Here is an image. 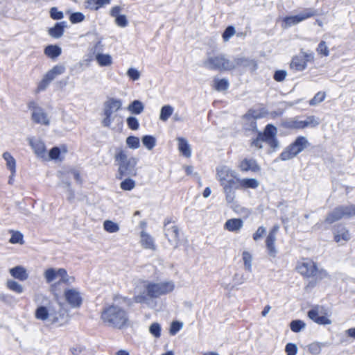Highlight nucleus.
Instances as JSON below:
<instances>
[{
  "label": "nucleus",
  "instance_id": "423d86ee",
  "mask_svg": "<svg viewBox=\"0 0 355 355\" xmlns=\"http://www.w3.org/2000/svg\"><path fill=\"white\" fill-rule=\"evenodd\" d=\"M277 134V128L269 124L266 127L263 132H259L257 137L251 141V146L260 150L263 148V143L265 142L272 151H275L279 146Z\"/></svg>",
  "mask_w": 355,
  "mask_h": 355
},
{
  "label": "nucleus",
  "instance_id": "680f3d73",
  "mask_svg": "<svg viewBox=\"0 0 355 355\" xmlns=\"http://www.w3.org/2000/svg\"><path fill=\"white\" fill-rule=\"evenodd\" d=\"M50 16L53 19H61L64 17L63 12L59 11L57 8L53 7L50 10Z\"/></svg>",
  "mask_w": 355,
  "mask_h": 355
},
{
  "label": "nucleus",
  "instance_id": "864d4df0",
  "mask_svg": "<svg viewBox=\"0 0 355 355\" xmlns=\"http://www.w3.org/2000/svg\"><path fill=\"white\" fill-rule=\"evenodd\" d=\"M136 186L135 181L130 178H126L120 184V187L124 191H131Z\"/></svg>",
  "mask_w": 355,
  "mask_h": 355
},
{
  "label": "nucleus",
  "instance_id": "4c0bfd02",
  "mask_svg": "<svg viewBox=\"0 0 355 355\" xmlns=\"http://www.w3.org/2000/svg\"><path fill=\"white\" fill-rule=\"evenodd\" d=\"M44 54L51 59L58 58L62 53V49L57 45H49L44 49Z\"/></svg>",
  "mask_w": 355,
  "mask_h": 355
},
{
  "label": "nucleus",
  "instance_id": "8fccbe9b",
  "mask_svg": "<svg viewBox=\"0 0 355 355\" xmlns=\"http://www.w3.org/2000/svg\"><path fill=\"white\" fill-rule=\"evenodd\" d=\"M325 98L326 93L324 92H319L309 101V105L311 106H315L324 101Z\"/></svg>",
  "mask_w": 355,
  "mask_h": 355
},
{
  "label": "nucleus",
  "instance_id": "f257e3e1",
  "mask_svg": "<svg viewBox=\"0 0 355 355\" xmlns=\"http://www.w3.org/2000/svg\"><path fill=\"white\" fill-rule=\"evenodd\" d=\"M142 288L144 291L134 296V302L153 309L156 306L155 300L172 293L175 290L176 286L173 280L165 279L144 281L142 282Z\"/></svg>",
  "mask_w": 355,
  "mask_h": 355
},
{
  "label": "nucleus",
  "instance_id": "e433bc0d",
  "mask_svg": "<svg viewBox=\"0 0 355 355\" xmlns=\"http://www.w3.org/2000/svg\"><path fill=\"white\" fill-rule=\"evenodd\" d=\"M275 241L276 236L268 234V235L266 237V245L268 251V254L272 257H275L277 252V250L275 245Z\"/></svg>",
  "mask_w": 355,
  "mask_h": 355
},
{
  "label": "nucleus",
  "instance_id": "4468645a",
  "mask_svg": "<svg viewBox=\"0 0 355 355\" xmlns=\"http://www.w3.org/2000/svg\"><path fill=\"white\" fill-rule=\"evenodd\" d=\"M28 107L31 111V119L34 123L44 126L50 125V118L44 108L39 106L35 102L30 103Z\"/></svg>",
  "mask_w": 355,
  "mask_h": 355
},
{
  "label": "nucleus",
  "instance_id": "6ab92c4d",
  "mask_svg": "<svg viewBox=\"0 0 355 355\" xmlns=\"http://www.w3.org/2000/svg\"><path fill=\"white\" fill-rule=\"evenodd\" d=\"M315 15V11L312 9L308 8L303 10L302 12L292 16L286 17L283 19L284 27L287 28L292 26L297 25L301 21Z\"/></svg>",
  "mask_w": 355,
  "mask_h": 355
},
{
  "label": "nucleus",
  "instance_id": "a19ab883",
  "mask_svg": "<svg viewBox=\"0 0 355 355\" xmlns=\"http://www.w3.org/2000/svg\"><path fill=\"white\" fill-rule=\"evenodd\" d=\"M174 108L170 105H166L162 107L159 113V119L162 121H166L173 114Z\"/></svg>",
  "mask_w": 355,
  "mask_h": 355
},
{
  "label": "nucleus",
  "instance_id": "7ed1b4c3",
  "mask_svg": "<svg viewBox=\"0 0 355 355\" xmlns=\"http://www.w3.org/2000/svg\"><path fill=\"white\" fill-rule=\"evenodd\" d=\"M123 101L121 99L110 97L103 103V119L101 124L103 127L114 128L121 125L123 117L118 113L122 109Z\"/></svg>",
  "mask_w": 355,
  "mask_h": 355
},
{
  "label": "nucleus",
  "instance_id": "a18cd8bd",
  "mask_svg": "<svg viewBox=\"0 0 355 355\" xmlns=\"http://www.w3.org/2000/svg\"><path fill=\"white\" fill-rule=\"evenodd\" d=\"M316 51L319 55L322 57H328L330 53L327 42L323 40L318 44Z\"/></svg>",
  "mask_w": 355,
  "mask_h": 355
},
{
  "label": "nucleus",
  "instance_id": "6e6552de",
  "mask_svg": "<svg viewBox=\"0 0 355 355\" xmlns=\"http://www.w3.org/2000/svg\"><path fill=\"white\" fill-rule=\"evenodd\" d=\"M320 123V119L314 115H307L304 117L295 116L285 120L283 126L285 128L293 130H303L305 128H315Z\"/></svg>",
  "mask_w": 355,
  "mask_h": 355
},
{
  "label": "nucleus",
  "instance_id": "cd10ccee",
  "mask_svg": "<svg viewBox=\"0 0 355 355\" xmlns=\"http://www.w3.org/2000/svg\"><path fill=\"white\" fill-rule=\"evenodd\" d=\"M140 244L144 249L153 251L156 250V245L153 237L144 230L140 232Z\"/></svg>",
  "mask_w": 355,
  "mask_h": 355
},
{
  "label": "nucleus",
  "instance_id": "ddd939ff",
  "mask_svg": "<svg viewBox=\"0 0 355 355\" xmlns=\"http://www.w3.org/2000/svg\"><path fill=\"white\" fill-rule=\"evenodd\" d=\"M314 60V54L301 49L299 54L294 55L290 63V67L296 71H302L307 67L308 62Z\"/></svg>",
  "mask_w": 355,
  "mask_h": 355
},
{
  "label": "nucleus",
  "instance_id": "473e14b6",
  "mask_svg": "<svg viewBox=\"0 0 355 355\" xmlns=\"http://www.w3.org/2000/svg\"><path fill=\"white\" fill-rule=\"evenodd\" d=\"M95 60L102 67H110L113 64V58L109 53H98L95 55Z\"/></svg>",
  "mask_w": 355,
  "mask_h": 355
},
{
  "label": "nucleus",
  "instance_id": "5fc2aeb1",
  "mask_svg": "<svg viewBox=\"0 0 355 355\" xmlns=\"http://www.w3.org/2000/svg\"><path fill=\"white\" fill-rule=\"evenodd\" d=\"M126 75L130 80L136 81L140 78L141 72L135 67H130L126 71Z\"/></svg>",
  "mask_w": 355,
  "mask_h": 355
},
{
  "label": "nucleus",
  "instance_id": "4be33fe9",
  "mask_svg": "<svg viewBox=\"0 0 355 355\" xmlns=\"http://www.w3.org/2000/svg\"><path fill=\"white\" fill-rule=\"evenodd\" d=\"M68 151L67 147L64 145L52 148L47 153V157L45 162L55 161L61 162L64 159Z\"/></svg>",
  "mask_w": 355,
  "mask_h": 355
},
{
  "label": "nucleus",
  "instance_id": "6e6d98bb",
  "mask_svg": "<svg viewBox=\"0 0 355 355\" xmlns=\"http://www.w3.org/2000/svg\"><path fill=\"white\" fill-rule=\"evenodd\" d=\"M306 324L302 320H293L291 322L290 327L293 331L299 332L304 329Z\"/></svg>",
  "mask_w": 355,
  "mask_h": 355
},
{
  "label": "nucleus",
  "instance_id": "37998d69",
  "mask_svg": "<svg viewBox=\"0 0 355 355\" xmlns=\"http://www.w3.org/2000/svg\"><path fill=\"white\" fill-rule=\"evenodd\" d=\"M214 87L218 92H225L229 87V82L227 79H215L214 81Z\"/></svg>",
  "mask_w": 355,
  "mask_h": 355
},
{
  "label": "nucleus",
  "instance_id": "0e129e2a",
  "mask_svg": "<svg viewBox=\"0 0 355 355\" xmlns=\"http://www.w3.org/2000/svg\"><path fill=\"white\" fill-rule=\"evenodd\" d=\"M266 233V228L264 227H259L253 234V239L257 241L261 239Z\"/></svg>",
  "mask_w": 355,
  "mask_h": 355
},
{
  "label": "nucleus",
  "instance_id": "2f4dec72",
  "mask_svg": "<svg viewBox=\"0 0 355 355\" xmlns=\"http://www.w3.org/2000/svg\"><path fill=\"white\" fill-rule=\"evenodd\" d=\"M243 227V221L241 218H231L227 220L225 225L224 228L230 232H238Z\"/></svg>",
  "mask_w": 355,
  "mask_h": 355
},
{
  "label": "nucleus",
  "instance_id": "c85d7f7f",
  "mask_svg": "<svg viewBox=\"0 0 355 355\" xmlns=\"http://www.w3.org/2000/svg\"><path fill=\"white\" fill-rule=\"evenodd\" d=\"M3 159L6 162V166L8 170L10 172L9 184H11V182L15 175L16 173V159L14 157L8 152H5L3 155Z\"/></svg>",
  "mask_w": 355,
  "mask_h": 355
},
{
  "label": "nucleus",
  "instance_id": "7c9ffc66",
  "mask_svg": "<svg viewBox=\"0 0 355 355\" xmlns=\"http://www.w3.org/2000/svg\"><path fill=\"white\" fill-rule=\"evenodd\" d=\"M176 140L180 153L184 157L189 158L191 156V148L187 139L184 137H178Z\"/></svg>",
  "mask_w": 355,
  "mask_h": 355
},
{
  "label": "nucleus",
  "instance_id": "2eb2a0df",
  "mask_svg": "<svg viewBox=\"0 0 355 355\" xmlns=\"http://www.w3.org/2000/svg\"><path fill=\"white\" fill-rule=\"evenodd\" d=\"M64 71L65 67L62 64H57L54 66L45 73L41 81L38 83L37 91L40 92L44 90L51 81H53L57 76L62 74Z\"/></svg>",
  "mask_w": 355,
  "mask_h": 355
},
{
  "label": "nucleus",
  "instance_id": "338daca9",
  "mask_svg": "<svg viewBox=\"0 0 355 355\" xmlns=\"http://www.w3.org/2000/svg\"><path fill=\"white\" fill-rule=\"evenodd\" d=\"M286 75H287V72L285 70L277 71L275 73L274 78L275 80L280 82L285 79V78L286 77Z\"/></svg>",
  "mask_w": 355,
  "mask_h": 355
},
{
  "label": "nucleus",
  "instance_id": "603ef678",
  "mask_svg": "<svg viewBox=\"0 0 355 355\" xmlns=\"http://www.w3.org/2000/svg\"><path fill=\"white\" fill-rule=\"evenodd\" d=\"M63 189L65 190L67 193V199L68 201L72 202L75 198V193L71 184L68 182H63L62 184Z\"/></svg>",
  "mask_w": 355,
  "mask_h": 355
},
{
  "label": "nucleus",
  "instance_id": "e2e57ef3",
  "mask_svg": "<svg viewBox=\"0 0 355 355\" xmlns=\"http://www.w3.org/2000/svg\"><path fill=\"white\" fill-rule=\"evenodd\" d=\"M115 24L120 27H125L128 25V19L125 15H121L114 19Z\"/></svg>",
  "mask_w": 355,
  "mask_h": 355
},
{
  "label": "nucleus",
  "instance_id": "b1692460",
  "mask_svg": "<svg viewBox=\"0 0 355 355\" xmlns=\"http://www.w3.org/2000/svg\"><path fill=\"white\" fill-rule=\"evenodd\" d=\"M261 117V113L254 110H250L242 118V123L246 129H254L256 119Z\"/></svg>",
  "mask_w": 355,
  "mask_h": 355
},
{
  "label": "nucleus",
  "instance_id": "c9c22d12",
  "mask_svg": "<svg viewBox=\"0 0 355 355\" xmlns=\"http://www.w3.org/2000/svg\"><path fill=\"white\" fill-rule=\"evenodd\" d=\"M103 230L109 234H116L120 230V225L118 223L112 220H105L103 223Z\"/></svg>",
  "mask_w": 355,
  "mask_h": 355
},
{
  "label": "nucleus",
  "instance_id": "c756f323",
  "mask_svg": "<svg viewBox=\"0 0 355 355\" xmlns=\"http://www.w3.org/2000/svg\"><path fill=\"white\" fill-rule=\"evenodd\" d=\"M239 181V189L241 190H247V189H256L259 185V181L253 178H241Z\"/></svg>",
  "mask_w": 355,
  "mask_h": 355
},
{
  "label": "nucleus",
  "instance_id": "a878e982",
  "mask_svg": "<svg viewBox=\"0 0 355 355\" xmlns=\"http://www.w3.org/2000/svg\"><path fill=\"white\" fill-rule=\"evenodd\" d=\"M239 168L242 172L251 171L254 173H257L261 171V167L257 164V161L253 159H243L238 166Z\"/></svg>",
  "mask_w": 355,
  "mask_h": 355
},
{
  "label": "nucleus",
  "instance_id": "412c9836",
  "mask_svg": "<svg viewBox=\"0 0 355 355\" xmlns=\"http://www.w3.org/2000/svg\"><path fill=\"white\" fill-rule=\"evenodd\" d=\"M352 235L345 226L338 225L333 230L334 241L339 245H344L350 241Z\"/></svg>",
  "mask_w": 355,
  "mask_h": 355
},
{
  "label": "nucleus",
  "instance_id": "20e7f679",
  "mask_svg": "<svg viewBox=\"0 0 355 355\" xmlns=\"http://www.w3.org/2000/svg\"><path fill=\"white\" fill-rule=\"evenodd\" d=\"M101 319L107 326L116 329H122L129 322L127 311L116 302L103 309Z\"/></svg>",
  "mask_w": 355,
  "mask_h": 355
},
{
  "label": "nucleus",
  "instance_id": "4d7b16f0",
  "mask_svg": "<svg viewBox=\"0 0 355 355\" xmlns=\"http://www.w3.org/2000/svg\"><path fill=\"white\" fill-rule=\"evenodd\" d=\"M85 19V15L80 12L71 13L69 16V20L72 24L82 22Z\"/></svg>",
  "mask_w": 355,
  "mask_h": 355
},
{
  "label": "nucleus",
  "instance_id": "f03ea898",
  "mask_svg": "<svg viewBox=\"0 0 355 355\" xmlns=\"http://www.w3.org/2000/svg\"><path fill=\"white\" fill-rule=\"evenodd\" d=\"M202 66L209 70L224 71H232L239 67H250L252 71L257 69V64L253 60H248L243 56L230 58L224 53H207L206 58L202 61Z\"/></svg>",
  "mask_w": 355,
  "mask_h": 355
},
{
  "label": "nucleus",
  "instance_id": "39448f33",
  "mask_svg": "<svg viewBox=\"0 0 355 355\" xmlns=\"http://www.w3.org/2000/svg\"><path fill=\"white\" fill-rule=\"evenodd\" d=\"M114 157L118 166L117 178L119 179H122L127 175H137L138 158L129 156L127 151L121 148L116 150Z\"/></svg>",
  "mask_w": 355,
  "mask_h": 355
},
{
  "label": "nucleus",
  "instance_id": "49530a36",
  "mask_svg": "<svg viewBox=\"0 0 355 355\" xmlns=\"http://www.w3.org/2000/svg\"><path fill=\"white\" fill-rule=\"evenodd\" d=\"M125 144L130 149L136 150L140 147L139 139L135 136H129L125 139Z\"/></svg>",
  "mask_w": 355,
  "mask_h": 355
},
{
  "label": "nucleus",
  "instance_id": "13d9d810",
  "mask_svg": "<svg viewBox=\"0 0 355 355\" xmlns=\"http://www.w3.org/2000/svg\"><path fill=\"white\" fill-rule=\"evenodd\" d=\"M127 125L129 128L137 130L139 127L138 119L135 116H129L127 118Z\"/></svg>",
  "mask_w": 355,
  "mask_h": 355
},
{
  "label": "nucleus",
  "instance_id": "69168bd1",
  "mask_svg": "<svg viewBox=\"0 0 355 355\" xmlns=\"http://www.w3.org/2000/svg\"><path fill=\"white\" fill-rule=\"evenodd\" d=\"M85 8L95 10L99 8L97 0H86L85 2Z\"/></svg>",
  "mask_w": 355,
  "mask_h": 355
},
{
  "label": "nucleus",
  "instance_id": "f704fd0d",
  "mask_svg": "<svg viewBox=\"0 0 355 355\" xmlns=\"http://www.w3.org/2000/svg\"><path fill=\"white\" fill-rule=\"evenodd\" d=\"M66 27L64 21L57 23L53 27L50 28L48 33L53 38H60L64 33V29Z\"/></svg>",
  "mask_w": 355,
  "mask_h": 355
},
{
  "label": "nucleus",
  "instance_id": "bf43d9fd",
  "mask_svg": "<svg viewBox=\"0 0 355 355\" xmlns=\"http://www.w3.org/2000/svg\"><path fill=\"white\" fill-rule=\"evenodd\" d=\"M297 347L295 344L289 343L286 345L285 352L287 355H296L297 354Z\"/></svg>",
  "mask_w": 355,
  "mask_h": 355
},
{
  "label": "nucleus",
  "instance_id": "f3484780",
  "mask_svg": "<svg viewBox=\"0 0 355 355\" xmlns=\"http://www.w3.org/2000/svg\"><path fill=\"white\" fill-rule=\"evenodd\" d=\"M239 178L237 173L235 174L234 178L229 179L225 182V184H221L223 189V192L225 195V199L227 203L231 204L234 202L236 198V193L234 189H239Z\"/></svg>",
  "mask_w": 355,
  "mask_h": 355
},
{
  "label": "nucleus",
  "instance_id": "09e8293b",
  "mask_svg": "<svg viewBox=\"0 0 355 355\" xmlns=\"http://www.w3.org/2000/svg\"><path fill=\"white\" fill-rule=\"evenodd\" d=\"M149 332L155 338H159L162 332L161 325L158 322H153L149 326Z\"/></svg>",
  "mask_w": 355,
  "mask_h": 355
},
{
  "label": "nucleus",
  "instance_id": "dca6fc26",
  "mask_svg": "<svg viewBox=\"0 0 355 355\" xmlns=\"http://www.w3.org/2000/svg\"><path fill=\"white\" fill-rule=\"evenodd\" d=\"M27 141L35 157L38 159L45 162L48 151L44 142L40 138L35 137H28Z\"/></svg>",
  "mask_w": 355,
  "mask_h": 355
},
{
  "label": "nucleus",
  "instance_id": "3c124183",
  "mask_svg": "<svg viewBox=\"0 0 355 355\" xmlns=\"http://www.w3.org/2000/svg\"><path fill=\"white\" fill-rule=\"evenodd\" d=\"M236 34V29L233 26H227L222 34L224 42H227Z\"/></svg>",
  "mask_w": 355,
  "mask_h": 355
},
{
  "label": "nucleus",
  "instance_id": "1a4fd4ad",
  "mask_svg": "<svg viewBox=\"0 0 355 355\" xmlns=\"http://www.w3.org/2000/svg\"><path fill=\"white\" fill-rule=\"evenodd\" d=\"M62 316L61 311L52 309L50 306L39 305L34 311L35 318L46 325H53L59 322Z\"/></svg>",
  "mask_w": 355,
  "mask_h": 355
},
{
  "label": "nucleus",
  "instance_id": "774afa93",
  "mask_svg": "<svg viewBox=\"0 0 355 355\" xmlns=\"http://www.w3.org/2000/svg\"><path fill=\"white\" fill-rule=\"evenodd\" d=\"M121 8L120 6H114L112 8V9L110 11V15L115 19H116L118 17L121 16L122 14L121 12Z\"/></svg>",
  "mask_w": 355,
  "mask_h": 355
},
{
  "label": "nucleus",
  "instance_id": "ea45409f",
  "mask_svg": "<svg viewBox=\"0 0 355 355\" xmlns=\"http://www.w3.org/2000/svg\"><path fill=\"white\" fill-rule=\"evenodd\" d=\"M144 146L148 150H152L157 144V139L154 136L145 135L141 138Z\"/></svg>",
  "mask_w": 355,
  "mask_h": 355
},
{
  "label": "nucleus",
  "instance_id": "9b49d317",
  "mask_svg": "<svg viewBox=\"0 0 355 355\" xmlns=\"http://www.w3.org/2000/svg\"><path fill=\"white\" fill-rule=\"evenodd\" d=\"M43 277L46 284L58 283L70 284L74 282V277H70L64 268H47L43 271Z\"/></svg>",
  "mask_w": 355,
  "mask_h": 355
},
{
  "label": "nucleus",
  "instance_id": "0eeeda50",
  "mask_svg": "<svg viewBox=\"0 0 355 355\" xmlns=\"http://www.w3.org/2000/svg\"><path fill=\"white\" fill-rule=\"evenodd\" d=\"M296 270L305 278L317 277L322 279L327 276L325 270L319 268L314 261L307 258H303L297 262Z\"/></svg>",
  "mask_w": 355,
  "mask_h": 355
},
{
  "label": "nucleus",
  "instance_id": "f8f14e48",
  "mask_svg": "<svg viewBox=\"0 0 355 355\" xmlns=\"http://www.w3.org/2000/svg\"><path fill=\"white\" fill-rule=\"evenodd\" d=\"M354 216L355 205L340 206L327 214L324 220V223L327 224H332L343 217H353Z\"/></svg>",
  "mask_w": 355,
  "mask_h": 355
},
{
  "label": "nucleus",
  "instance_id": "aec40b11",
  "mask_svg": "<svg viewBox=\"0 0 355 355\" xmlns=\"http://www.w3.org/2000/svg\"><path fill=\"white\" fill-rule=\"evenodd\" d=\"M64 299L71 308H79L83 303V296L80 292L74 288H67L63 293Z\"/></svg>",
  "mask_w": 355,
  "mask_h": 355
},
{
  "label": "nucleus",
  "instance_id": "79ce46f5",
  "mask_svg": "<svg viewBox=\"0 0 355 355\" xmlns=\"http://www.w3.org/2000/svg\"><path fill=\"white\" fill-rule=\"evenodd\" d=\"M242 260L245 270L250 272L252 266V254L250 252L244 250L242 253Z\"/></svg>",
  "mask_w": 355,
  "mask_h": 355
},
{
  "label": "nucleus",
  "instance_id": "58836bf2",
  "mask_svg": "<svg viewBox=\"0 0 355 355\" xmlns=\"http://www.w3.org/2000/svg\"><path fill=\"white\" fill-rule=\"evenodd\" d=\"M127 109L132 114H140L144 110V105L141 101L135 100L128 105Z\"/></svg>",
  "mask_w": 355,
  "mask_h": 355
},
{
  "label": "nucleus",
  "instance_id": "72a5a7b5",
  "mask_svg": "<svg viewBox=\"0 0 355 355\" xmlns=\"http://www.w3.org/2000/svg\"><path fill=\"white\" fill-rule=\"evenodd\" d=\"M5 284H6V288L9 291H10L17 295H21L25 291L24 286L21 284H20L19 282L16 281L15 279H8L6 280Z\"/></svg>",
  "mask_w": 355,
  "mask_h": 355
},
{
  "label": "nucleus",
  "instance_id": "bb28decb",
  "mask_svg": "<svg viewBox=\"0 0 355 355\" xmlns=\"http://www.w3.org/2000/svg\"><path fill=\"white\" fill-rule=\"evenodd\" d=\"M237 173L234 170L227 166H221L217 168L216 175L218 181L221 184H225L229 179L235 177V174Z\"/></svg>",
  "mask_w": 355,
  "mask_h": 355
},
{
  "label": "nucleus",
  "instance_id": "052dcab7",
  "mask_svg": "<svg viewBox=\"0 0 355 355\" xmlns=\"http://www.w3.org/2000/svg\"><path fill=\"white\" fill-rule=\"evenodd\" d=\"M182 328V323L173 321L170 327L169 332L171 335H175Z\"/></svg>",
  "mask_w": 355,
  "mask_h": 355
},
{
  "label": "nucleus",
  "instance_id": "9d476101",
  "mask_svg": "<svg viewBox=\"0 0 355 355\" xmlns=\"http://www.w3.org/2000/svg\"><path fill=\"white\" fill-rule=\"evenodd\" d=\"M310 146L309 139L305 136L297 137L293 143L286 147L280 154L279 158L282 161L290 160L302 153Z\"/></svg>",
  "mask_w": 355,
  "mask_h": 355
},
{
  "label": "nucleus",
  "instance_id": "5701e85b",
  "mask_svg": "<svg viewBox=\"0 0 355 355\" xmlns=\"http://www.w3.org/2000/svg\"><path fill=\"white\" fill-rule=\"evenodd\" d=\"M12 279L21 282H25L29 278V272L27 268L21 265L14 266L8 270Z\"/></svg>",
  "mask_w": 355,
  "mask_h": 355
},
{
  "label": "nucleus",
  "instance_id": "393cba45",
  "mask_svg": "<svg viewBox=\"0 0 355 355\" xmlns=\"http://www.w3.org/2000/svg\"><path fill=\"white\" fill-rule=\"evenodd\" d=\"M164 227L166 236L168 241L176 248L180 240L179 230L178 227L171 223L165 224Z\"/></svg>",
  "mask_w": 355,
  "mask_h": 355
},
{
  "label": "nucleus",
  "instance_id": "c03bdc74",
  "mask_svg": "<svg viewBox=\"0 0 355 355\" xmlns=\"http://www.w3.org/2000/svg\"><path fill=\"white\" fill-rule=\"evenodd\" d=\"M323 344L319 342H313L307 346V350L312 355H319L322 352Z\"/></svg>",
  "mask_w": 355,
  "mask_h": 355
},
{
  "label": "nucleus",
  "instance_id": "de8ad7c7",
  "mask_svg": "<svg viewBox=\"0 0 355 355\" xmlns=\"http://www.w3.org/2000/svg\"><path fill=\"white\" fill-rule=\"evenodd\" d=\"M9 242L12 244H23L24 236L19 232L11 231V237Z\"/></svg>",
  "mask_w": 355,
  "mask_h": 355
},
{
  "label": "nucleus",
  "instance_id": "a211bd4d",
  "mask_svg": "<svg viewBox=\"0 0 355 355\" xmlns=\"http://www.w3.org/2000/svg\"><path fill=\"white\" fill-rule=\"evenodd\" d=\"M309 318L319 324L328 325L332 323L323 307L315 306L308 312Z\"/></svg>",
  "mask_w": 355,
  "mask_h": 355
}]
</instances>
